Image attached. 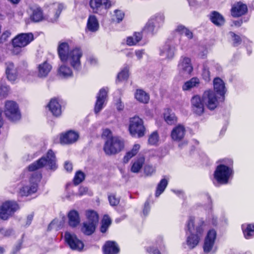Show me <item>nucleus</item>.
<instances>
[{"instance_id": "obj_1", "label": "nucleus", "mask_w": 254, "mask_h": 254, "mask_svg": "<svg viewBox=\"0 0 254 254\" xmlns=\"http://www.w3.org/2000/svg\"><path fill=\"white\" fill-rule=\"evenodd\" d=\"M128 131L133 137L141 138L144 136L146 129L143 119L138 116L130 118L128 122Z\"/></svg>"}, {"instance_id": "obj_2", "label": "nucleus", "mask_w": 254, "mask_h": 254, "mask_svg": "<svg viewBox=\"0 0 254 254\" xmlns=\"http://www.w3.org/2000/svg\"><path fill=\"white\" fill-rule=\"evenodd\" d=\"M47 165L51 169L56 168V157L54 152L52 150H49L46 156L42 157L36 162L30 165L28 170L34 171Z\"/></svg>"}, {"instance_id": "obj_3", "label": "nucleus", "mask_w": 254, "mask_h": 254, "mask_svg": "<svg viewBox=\"0 0 254 254\" xmlns=\"http://www.w3.org/2000/svg\"><path fill=\"white\" fill-rule=\"evenodd\" d=\"M188 228L191 235L188 237L187 244L191 249L198 245L200 240L198 235L203 233V228L201 223H188Z\"/></svg>"}, {"instance_id": "obj_4", "label": "nucleus", "mask_w": 254, "mask_h": 254, "mask_svg": "<svg viewBox=\"0 0 254 254\" xmlns=\"http://www.w3.org/2000/svg\"><path fill=\"white\" fill-rule=\"evenodd\" d=\"M124 147V142L118 137L114 136L107 139L105 141L103 150L106 155H112L120 152Z\"/></svg>"}, {"instance_id": "obj_5", "label": "nucleus", "mask_w": 254, "mask_h": 254, "mask_svg": "<svg viewBox=\"0 0 254 254\" xmlns=\"http://www.w3.org/2000/svg\"><path fill=\"white\" fill-rule=\"evenodd\" d=\"M233 174L232 169L224 165H218L214 172V179L221 184H226Z\"/></svg>"}, {"instance_id": "obj_6", "label": "nucleus", "mask_w": 254, "mask_h": 254, "mask_svg": "<svg viewBox=\"0 0 254 254\" xmlns=\"http://www.w3.org/2000/svg\"><path fill=\"white\" fill-rule=\"evenodd\" d=\"M89 5L94 13L104 15L111 6L109 0H90Z\"/></svg>"}, {"instance_id": "obj_7", "label": "nucleus", "mask_w": 254, "mask_h": 254, "mask_svg": "<svg viewBox=\"0 0 254 254\" xmlns=\"http://www.w3.org/2000/svg\"><path fill=\"white\" fill-rule=\"evenodd\" d=\"M18 208V205L15 202H5L0 206V219L7 220Z\"/></svg>"}, {"instance_id": "obj_8", "label": "nucleus", "mask_w": 254, "mask_h": 254, "mask_svg": "<svg viewBox=\"0 0 254 254\" xmlns=\"http://www.w3.org/2000/svg\"><path fill=\"white\" fill-rule=\"evenodd\" d=\"M4 113L5 116L12 121L18 120L20 118L18 105L12 101H7L5 102Z\"/></svg>"}, {"instance_id": "obj_9", "label": "nucleus", "mask_w": 254, "mask_h": 254, "mask_svg": "<svg viewBox=\"0 0 254 254\" xmlns=\"http://www.w3.org/2000/svg\"><path fill=\"white\" fill-rule=\"evenodd\" d=\"M83 55L82 51L79 47H74L70 49L67 55V61L75 69H78L80 67V58Z\"/></svg>"}, {"instance_id": "obj_10", "label": "nucleus", "mask_w": 254, "mask_h": 254, "mask_svg": "<svg viewBox=\"0 0 254 254\" xmlns=\"http://www.w3.org/2000/svg\"><path fill=\"white\" fill-rule=\"evenodd\" d=\"M202 100L207 108L210 110H214L219 105L218 97L214 92L210 90L203 93Z\"/></svg>"}, {"instance_id": "obj_11", "label": "nucleus", "mask_w": 254, "mask_h": 254, "mask_svg": "<svg viewBox=\"0 0 254 254\" xmlns=\"http://www.w3.org/2000/svg\"><path fill=\"white\" fill-rule=\"evenodd\" d=\"M41 175L37 174L34 177L30 179V184L21 188L19 190V194L21 196H28L35 192L37 190V183L41 179Z\"/></svg>"}, {"instance_id": "obj_12", "label": "nucleus", "mask_w": 254, "mask_h": 254, "mask_svg": "<svg viewBox=\"0 0 254 254\" xmlns=\"http://www.w3.org/2000/svg\"><path fill=\"white\" fill-rule=\"evenodd\" d=\"M33 40L32 33H22L13 39L12 44L14 48H22L27 46Z\"/></svg>"}, {"instance_id": "obj_13", "label": "nucleus", "mask_w": 254, "mask_h": 254, "mask_svg": "<svg viewBox=\"0 0 254 254\" xmlns=\"http://www.w3.org/2000/svg\"><path fill=\"white\" fill-rule=\"evenodd\" d=\"M64 239L69 247L72 250L81 251L84 247V244L76 236L68 232L65 233Z\"/></svg>"}, {"instance_id": "obj_14", "label": "nucleus", "mask_w": 254, "mask_h": 254, "mask_svg": "<svg viewBox=\"0 0 254 254\" xmlns=\"http://www.w3.org/2000/svg\"><path fill=\"white\" fill-rule=\"evenodd\" d=\"M179 74L183 77L189 75L193 70V67L190 58L184 57L180 60L178 65Z\"/></svg>"}, {"instance_id": "obj_15", "label": "nucleus", "mask_w": 254, "mask_h": 254, "mask_svg": "<svg viewBox=\"0 0 254 254\" xmlns=\"http://www.w3.org/2000/svg\"><path fill=\"white\" fill-rule=\"evenodd\" d=\"M79 138L78 132L69 130L62 133L60 136V142L62 144H70L75 142Z\"/></svg>"}, {"instance_id": "obj_16", "label": "nucleus", "mask_w": 254, "mask_h": 254, "mask_svg": "<svg viewBox=\"0 0 254 254\" xmlns=\"http://www.w3.org/2000/svg\"><path fill=\"white\" fill-rule=\"evenodd\" d=\"M216 237V232L213 229L209 230L207 233L203 247L204 253H208L211 251L214 246Z\"/></svg>"}, {"instance_id": "obj_17", "label": "nucleus", "mask_w": 254, "mask_h": 254, "mask_svg": "<svg viewBox=\"0 0 254 254\" xmlns=\"http://www.w3.org/2000/svg\"><path fill=\"white\" fill-rule=\"evenodd\" d=\"M191 104L194 113L197 115H201L203 113L204 111V103L200 96H194L191 98Z\"/></svg>"}, {"instance_id": "obj_18", "label": "nucleus", "mask_w": 254, "mask_h": 254, "mask_svg": "<svg viewBox=\"0 0 254 254\" xmlns=\"http://www.w3.org/2000/svg\"><path fill=\"white\" fill-rule=\"evenodd\" d=\"M107 92L105 88H102L98 94L94 108L96 114H98L102 109L107 97Z\"/></svg>"}, {"instance_id": "obj_19", "label": "nucleus", "mask_w": 254, "mask_h": 254, "mask_svg": "<svg viewBox=\"0 0 254 254\" xmlns=\"http://www.w3.org/2000/svg\"><path fill=\"white\" fill-rule=\"evenodd\" d=\"M69 46L67 42H60L58 47V52L61 60L67 62V55L69 52Z\"/></svg>"}, {"instance_id": "obj_20", "label": "nucleus", "mask_w": 254, "mask_h": 254, "mask_svg": "<svg viewBox=\"0 0 254 254\" xmlns=\"http://www.w3.org/2000/svg\"><path fill=\"white\" fill-rule=\"evenodd\" d=\"M248 10L247 6L241 2L235 3L232 7L231 15L235 17L245 14Z\"/></svg>"}, {"instance_id": "obj_21", "label": "nucleus", "mask_w": 254, "mask_h": 254, "mask_svg": "<svg viewBox=\"0 0 254 254\" xmlns=\"http://www.w3.org/2000/svg\"><path fill=\"white\" fill-rule=\"evenodd\" d=\"M49 110L52 114L59 117L62 114V107L60 101L57 98L52 99L48 105Z\"/></svg>"}, {"instance_id": "obj_22", "label": "nucleus", "mask_w": 254, "mask_h": 254, "mask_svg": "<svg viewBox=\"0 0 254 254\" xmlns=\"http://www.w3.org/2000/svg\"><path fill=\"white\" fill-rule=\"evenodd\" d=\"M52 65L47 61L37 66V76L39 78H45L48 76L52 69Z\"/></svg>"}, {"instance_id": "obj_23", "label": "nucleus", "mask_w": 254, "mask_h": 254, "mask_svg": "<svg viewBox=\"0 0 254 254\" xmlns=\"http://www.w3.org/2000/svg\"><path fill=\"white\" fill-rule=\"evenodd\" d=\"M6 75L7 79L10 82H15L18 78V73L16 68L11 63H8L6 64Z\"/></svg>"}, {"instance_id": "obj_24", "label": "nucleus", "mask_w": 254, "mask_h": 254, "mask_svg": "<svg viewBox=\"0 0 254 254\" xmlns=\"http://www.w3.org/2000/svg\"><path fill=\"white\" fill-rule=\"evenodd\" d=\"M186 129L184 126L179 125L175 127L171 132V137L174 141H179L185 136Z\"/></svg>"}, {"instance_id": "obj_25", "label": "nucleus", "mask_w": 254, "mask_h": 254, "mask_svg": "<svg viewBox=\"0 0 254 254\" xmlns=\"http://www.w3.org/2000/svg\"><path fill=\"white\" fill-rule=\"evenodd\" d=\"M87 29L92 32H95L99 28V23L96 16L90 15L87 22Z\"/></svg>"}, {"instance_id": "obj_26", "label": "nucleus", "mask_w": 254, "mask_h": 254, "mask_svg": "<svg viewBox=\"0 0 254 254\" xmlns=\"http://www.w3.org/2000/svg\"><path fill=\"white\" fill-rule=\"evenodd\" d=\"M160 55L164 59H172L174 56V48L169 45H165L161 48Z\"/></svg>"}, {"instance_id": "obj_27", "label": "nucleus", "mask_w": 254, "mask_h": 254, "mask_svg": "<svg viewBox=\"0 0 254 254\" xmlns=\"http://www.w3.org/2000/svg\"><path fill=\"white\" fill-rule=\"evenodd\" d=\"M104 254H117L119 252V248L114 241H108L103 247Z\"/></svg>"}, {"instance_id": "obj_28", "label": "nucleus", "mask_w": 254, "mask_h": 254, "mask_svg": "<svg viewBox=\"0 0 254 254\" xmlns=\"http://www.w3.org/2000/svg\"><path fill=\"white\" fill-rule=\"evenodd\" d=\"M144 162L145 157L143 155L139 156L132 162L130 168L131 172L134 173L139 172L144 164Z\"/></svg>"}, {"instance_id": "obj_29", "label": "nucleus", "mask_w": 254, "mask_h": 254, "mask_svg": "<svg viewBox=\"0 0 254 254\" xmlns=\"http://www.w3.org/2000/svg\"><path fill=\"white\" fill-rule=\"evenodd\" d=\"M214 90L220 96H223L225 93V84L220 78H215L213 80Z\"/></svg>"}, {"instance_id": "obj_30", "label": "nucleus", "mask_w": 254, "mask_h": 254, "mask_svg": "<svg viewBox=\"0 0 254 254\" xmlns=\"http://www.w3.org/2000/svg\"><path fill=\"white\" fill-rule=\"evenodd\" d=\"M163 117L164 121L168 125H172L177 122V118L175 113L169 109L165 110L163 113Z\"/></svg>"}, {"instance_id": "obj_31", "label": "nucleus", "mask_w": 254, "mask_h": 254, "mask_svg": "<svg viewBox=\"0 0 254 254\" xmlns=\"http://www.w3.org/2000/svg\"><path fill=\"white\" fill-rule=\"evenodd\" d=\"M134 97L138 102L146 104L149 100V95L142 89H136L134 93Z\"/></svg>"}, {"instance_id": "obj_32", "label": "nucleus", "mask_w": 254, "mask_h": 254, "mask_svg": "<svg viewBox=\"0 0 254 254\" xmlns=\"http://www.w3.org/2000/svg\"><path fill=\"white\" fill-rule=\"evenodd\" d=\"M210 19L215 25L220 26L224 24L225 19L223 16L217 11H213L210 14Z\"/></svg>"}, {"instance_id": "obj_33", "label": "nucleus", "mask_w": 254, "mask_h": 254, "mask_svg": "<svg viewBox=\"0 0 254 254\" xmlns=\"http://www.w3.org/2000/svg\"><path fill=\"white\" fill-rule=\"evenodd\" d=\"M58 75L62 78H68L72 75L71 69L67 65L63 64L59 68L58 70Z\"/></svg>"}, {"instance_id": "obj_34", "label": "nucleus", "mask_w": 254, "mask_h": 254, "mask_svg": "<svg viewBox=\"0 0 254 254\" xmlns=\"http://www.w3.org/2000/svg\"><path fill=\"white\" fill-rule=\"evenodd\" d=\"M200 81L198 78L192 77L184 83L182 88L185 91L190 90L193 88L198 87Z\"/></svg>"}, {"instance_id": "obj_35", "label": "nucleus", "mask_w": 254, "mask_h": 254, "mask_svg": "<svg viewBox=\"0 0 254 254\" xmlns=\"http://www.w3.org/2000/svg\"><path fill=\"white\" fill-rule=\"evenodd\" d=\"M140 148V145L139 144H135L132 149L127 152L124 157V162L127 163L129 160L133 156H135L138 152Z\"/></svg>"}, {"instance_id": "obj_36", "label": "nucleus", "mask_w": 254, "mask_h": 254, "mask_svg": "<svg viewBox=\"0 0 254 254\" xmlns=\"http://www.w3.org/2000/svg\"><path fill=\"white\" fill-rule=\"evenodd\" d=\"M32 13L31 15V19L35 22H39L43 18V12L39 7H33L32 9Z\"/></svg>"}, {"instance_id": "obj_37", "label": "nucleus", "mask_w": 254, "mask_h": 254, "mask_svg": "<svg viewBox=\"0 0 254 254\" xmlns=\"http://www.w3.org/2000/svg\"><path fill=\"white\" fill-rule=\"evenodd\" d=\"M142 39L141 34L140 33H135L132 36L127 38V44L128 46L135 45Z\"/></svg>"}, {"instance_id": "obj_38", "label": "nucleus", "mask_w": 254, "mask_h": 254, "mask_svg": "<svg viewBox=\"0 0 254 254\" xmlns=\"http://www.w3.org/2000/svg\"><path fill=\"white\" fill-rule=\"evenodd\" d=\"M242 229L244 236L246 239H249L252 235V233L254 232V224H245L242 225Z\"/></svg>"}, {"instance_id": "obj_39", "label": "nucleus", "mask_w": 254, "mask_h": 254, "mask_svg": "<svg viewBox=\"0 0 254 254\" xmlns=\"http://www.w3.org/2000/svg\"><path fill=\"white\" fill-rule=\"evenodd\" d=\"M96 226L94 223H83L81 231L86 235H90L94 232Z\"/></svg>"}, {"instance_id": "obj_40", "label": "nucleus", "mask_w": 254, "mask_h": 254, "mask_svg": "<svg viewBox=\"0 0 254 254\" xmlns=\"http://www.w3.org/2000/svg\"><path fill=\"white\" fill-rule=\"evenodd\" d=\"M167 185L168 181L166 179H163L160 181L156 189L155 193L156 197H158L164 191Z\"/></svg>"}, {"instance_id": "obj_41", "label": "nucleus", "mask_w": 254, "mask_h": 254, "mask_svg": "<svg viewBox=\"0 0 254 254\" xmlns=\"http://www.w3.org/2000/svg\"><path fill=\"white\" fill-rule=\"evenodd\" d=\"M85 216L87 219L91 222H96L98 221V215L97 212L94 210H86L85 211Z\"/></svg>"}, {"instance_id": "obj_42", "label": "nucleus", "mask_w": 254, "mask_h": 254, "mask_svg": "<svg viewBox=\"0 0 254 254\" xmlns=\"http://www.w3.org/2000/svg\"><path fill=\"white\" fill-rule=\"evenodd\" d=\"M176 31L181 34H184L189 39L193 37L192 33L183 25H179L176 29Z\"/></svg>"}, {"instance_id": "obj_43", "label": "nucleus", "mask_w": 254, "mask_h": 254, "mask_svg": "<svg viewBox=\"0 0 254 254\" xmlns=\"http://www.w3.org/2000/svg\"><path fill=\"white\" fill-rule=\"evenodd\" d=\"M67 217L70 222H79L80 217L77 211L71 210L68 213Z\"/></svg>"}, {"instance_id": "obj_44", "label": "nucleus", "mask_w": 254, "mask_h": 254, "mask_svg": "<svg viewBox=\"0 0 254 254\" xmlns=\"http://www.w3.org/2000/svg\"><path fill=\"white\" fill-rule=\"evenodd\" d=\"M63 8V5L61 4L58 3H55L53 5V8L56 10L54 18H50L49 21L51 22H55L58 18L59 15Z\"/></svg>"}, {"instance_id": "obj_45", "label": "nucleus", "mask_w": 254, "mask_h": 254, "mask_svg": "<svg viewBox=\"0 0 254 254\" xmlns=\"http://www.w3.org/2000/svg\"><path fill=\"white\" fill-rule=\"evenodd\" d=\"M129 76V68L126 67L123 69L118 74L117 80L119 81H123L127 80Z\"/></svg>"}, {"instance_id": "obj_46", "label": "nucleus", "mask_w": 254, "mask_h": 254, "mask_svg": "<svg viewBox=\"0 0 254 254\" xmlns=\"http://www.w3.org/2000/svg\"><path fill=\"white\" fill-rule=\"evenodd\" d=\"M84 174L81 171H78L76 172L73 180L74 184L78 185L81 183L84 179Z\"/></svg>"}, {"instance_id": "obj_47", "label": "nucleus", "mask_w": 254, "mask_h": 254, "mask_svg": "<svg viewBox=\"0 0 254 254\" xmlns=\"http://www.w3.org/2000/svg\"><path fill=\"white\" fill-rule=\"evenodd\" d=\"M159 141V135L157 132H153L148 138V143L151 145H156Z\"/></svg>"}, {"instance_id": "obj_48", "label": "nucleus", "mask_w": 254, "mask_h": 254, "mask_svg": "<svg viewBox=\"0 0 254 254\" xmlns=\"http://www.w3.org/2000/svg\"><path fill=\"white\" fill-rule=\"evenodd\" d=\"M157 26L153 19H150L148 22L146 23L144 30L148 32H152L155 27Z\"/></svg>"}, {"instance_id": "obj_49", "label": "nucleus", "mask_w": 254, "mask_h": 254, "mask_svg": "<svg viewBox=\"0 0 254 254\" xmlns=\"http://www.w3.org/2000/svg\"><path fill=\"white\" fill-rule=\"evenodd\" d=\"M114 13L115 14L113 16V20L117 22L121 21L124 17V13L123 11L119 10H116Z\"/></svg>"}, {"instance_id": "obj_50", "label": "nucleus", "mask_w": 254, "mask_h": 254, "mask_svg": "<svg viewBox=\"0 0 254 254\" xmlns=\"http://www.w3.org/2000/svg\"><path fill=\"white\" fill-rule=\"evenodd\" d=\"M164 16L163 14H159L155 16L154 18H152L155 23V24L159 27L161 24H162L164 20Z\"/></svg>"}, {"instance_id": "obj_51", "label": "nucleus", "mask_w": 254, "mask_h": 254, "mask_svg": "<svg viewBox=\"0 0 254 254\" xmlns=\"http://www.w3.org/2000/svg\"><path fill=\"white\" fill-rule=\"evenodd\" d=\"M202 76L205 80H209L210 79V71L208 65L207 64H205L203 65Z\"/></svg>"}, {"instance_id": "obj_52", "label": "nucleus", "mask_w": 254, "mask_h": 254, "mask_svg": "<svg viewBox=\"0 0 254 254\" xmlns=\"http://www.w3.org/2000/svg\"><path fill=\"white\" fill-rule=\"evenodd\" d=\"M155 168L151 165H147L144 167V173L147 176H151L155 172Z\"/></svg>"}, {"instance_id": "obj_53", "label": "nucleus", "mask_w": 254, "mask_h": 254, "mask_svg": "<svg viewBox=\"0 0 254 254\" xmlns=\"http://www.w3.org/2000/svg\"><path fill=\"white\" fill-rule=\"evenodd\" d=\"M109 200L110 203L112 206H115L119 204V199L117 198L114 194H111L109 196Z\"/></svg>"}, {"instance_id": "obj_54", "label": "nucleus", "mask_w": 254, "mask_h": 254, "mask_svg": "<svg viewBox=\"0 0 254 254\" xmlns=\"http://www.w3.org/2000/svg\"><path fill=\"white\" fill-rule=\"evenodd\" d=\"M12 233V230H5L2 225L0 224V234L7 237L10 236Z\"/></svg>"}, {"instance_id": "obj_55", "label": "nucleus", "mask_w": 254, "mask_h": 254, "mask_svg": "<svg viewBox=\"0 0 254 254\" xmlns=\"http://www.w3.org/2000/svg\"><path fill=\"white\" fill-rule=\"evenodd\" d=\"M102 136V137L107 138V139L109 138L113 137L112 136V131L108 128H105L103 130Z\"/></svg>"}, {"instance_id": "obj_56", "label": "nucleus", "mask_w": 254, "mask_h": 254, "mask_svg": "<svg viewBox=\"0 0 254 254\" xmlns=\"http://www.w3.org/2000/svg\"><path fill=\"white\" fill-rule=\"evenodd\" d=\"M88 192V188L85 187H80L79 189L77 195L82 196L86 194Z\"/></svg>"}, {"instance_id": "obj_57", "label": "nucleus", "mask_w": 254, "mask_h": 254, "mask_svg": "<svg viewBox=\"0 0 254 254\" xmlns=\"http://www.w3.org/2000/svg\"><path fill=\"white\" fill-rule=\"evenodd\" d=\"M231 36L233 38L234 44H238L240 42V37L233 32L230 33Z\"/></svg>"}, {"instance_id": "obj_58", "label": "nucleus", "mask_w": 254, "mask_h": 254, "mask_svg": "<svg viewBox=\"0 0 254 254\" xmlns=\"http://www.w3.org/2000/svg\"><path fill=\"white\" fill-rule=\"evenodd\" d=\"M150 209V207L149 205V203L148 202H145L144 204V207L143 210V213L144 215H147L149 212Z\"/></svg>"}, {"instance_id": "obj_59", "label": "nucleus", "mask_w": 254, "mask_h": 254, "mask_svg": "<svg viewBox=\"0 0 254 254\" xmlns=\"http://www.w3.org/2000/svg\"><path fill=\"white\" fill-rule=\"evenodd\" d=\"M8 91V88L6 86L0 87V95L5 96Z\"/></svg>"}, {"instance_id": "obj_60", "label": "nucleus", "mask_w": 254, "mask_h": 254, "mask_svg": "<svg viewBox=\"0 0 254 254\" xmlns=\"http://www.w3.org/2000/svg\"><path fill=\"white\" fill-rule=\"evenodd\" d=\"M64 168L65 169L68 171V172H70L72 170V164L69 162H68V161H66L65 163H64Z\"/></svg>"}, {"instance_id": "obj_61", "label": "nucleus", "mask_w": 254, "mask_h": 254, "mask_svg": "<svg viewBox=\"0 0 254 254\" xmlns=\"http://www.w3.org/2000/svg\"><path fill=\"white\" fill-rule=\"evenodd\" d=\"M116 108L119 111H122L124 109V106L122 102L121 101L120 99H119L116 104Z\"/></svg>"}, {"instance_id": "obj_62", "label": "nucleus", "mask_w": 254, "mask_h": 254, "mask_svg": "<svg viewBox=\"0 0 254 254\" xmlns=\"http://www.w3.org/2000/svg\"><path fill=\"white\" fill-rule=\"evenodd\" d=\"M88 62L90 64L94 65L96 64L98 62L97 60L95 58L93 57H90L88 59Z\"/></svg>"}, {"instance_id": "obj_63", "label": "nucleus", "mask_w": 254, "mask_h": 254, "mask_svg": "<svg viewBox=\"0 0 254 254\" xmlns=\"http://www.w3.org/2000/svg\"><path fill=\"white\" fill-rule=\"evenodd\" d=\"M110 224L111 223H102V225L100 228L101 232L102 233L106 232Z\"/></svg>"}, {"instance_id": "obj_64", "label": "nucleus", "mask_w": 254, "mask_h": 254, "mask_svg": "<svg viewBox=\"0 0 254 254\" xmlns=\"http://www.w3.org/2000/svg\"><path fill=\"white\" fill-rule=\"evenodd\" d=\"M144 54V52L143 50H138L135 52V55L138 60H140L142 58Z\"/></svg>"}]
</instances>
